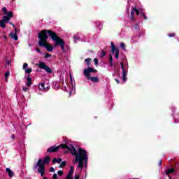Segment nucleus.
<instances>
[{
	"label": "nucleus",
	"instance_id": "obj_1",
	"mask_svg": "<svg viewBox=\"0 0 179 179\" xmlns=\"http://www.w3.org/2000/svg\"><path fill=\"white\" fill-rule=\"evenodd\" d=\"M48 36L52 38V41H55V47L59 45L63 52H66V50H65V41L59 38L55 31L51 29H43L38 33V38L39 41L38 44L39 47H44L49 52H52V50H54V47L48 44L47 41V40H48Z\"/></svg>",
	"mask_w": 179,
	"mask_h": 179
},
{
	"label": "nucleus",
	"instance_id": "obj_2",
	"mask_svg": "<svg viewBox=\"0 0 179 179\" xmlns=\"http://www.w3.org/2000/svg\"><path fill=\"white\" fill-rule=\"evenodd\" d=\"M62 149H67L71 152L72 156H75V162L74 163H78V169L83 170V162H85V164H87V160H89V157H87V152L86 150H83L82 148H79L78 150H76L74 146H71L72 148H69L66 144H60L58 146L53 145L50 148H48L47 152L48 153H54L57 150H59V148Z\"/></svg>",
	"mask_w": 179,
	"mask_h": 179
},
{
	"label": "nucleus",
	"instance_id": "obj_3",
	"mask_svg": "<svg viewBox=\"0 0 179 179\" xmlns=\"http://www.w3.org/2000/svg\"><path fill=\"white\" fill-rule=\"evenodd\" d=\"M50 161L51 157H50V156H45L43 160L39 159L37 163L34 164L33 169L37 170V167H38V173L41 174V177H44V175L45 174V164H49Z\"/></svg>",
	"mask_w": 179,
	"mask_h": 179
},
{
	"label": "nucleus",
	"instance_id": "obj_4",
	"mask_svg": "<svg viewBox=\"0 0 179 179\" xmlns=\"http://www.w3.org/2000/svg\"><path fill=\"white\" fill-rule=\"evenodd\" d=\"M84 76L87 79V80H91L93 83H98L100 82L99 77H92L90 73H97V69H94L92 67H87L83 70Z\"/></svg>",
	"mask_w": 179,
	"mask_h": 179
},
{
	"label": "nucleus",
	"instance_id": "obj_5",
	"mask_svg": "<svg viewBox=\"0 0 179 179\" xmlns=\"http://www.w3.org/2000/svg\"><path fill=\"white\" fill-rule=\"evenodd\" d=\"M38 68L43 69V71H45L48 73H52L51 68H50V66H48L45 62H40L38 64Z\"/></svg>",
	"mask_w": 179,
	"mask_h": 179
},
{
	"label": "nucleus",
	"instance_id": "obj_6",
	"mask_svg": "<svg viewBox=\"0 0 179 179\" xmlns=\"http://www.w3.org/2000/svg\"><path fill=\"white\" fill-rule=\"evenodd\" d=\"M110 45H111V52L112 54H115V57L118 59V58H120V49H118L117 48L115 47V45H114V42H111L110 43Z\"/></svg>",
	"mask_w": 179,
	"mask_h": 179
},
{
	"label": "nucleus",
	"instance_id": "obj_7",
	"mask_svg": "<svg viewBox=\"0 0 179 179\" xmlns=\"http://www.w3.org/2000/svg\"><path fill=\"white\" fill-rule=\"evenodd\" d=\"M10 17H8V15L3 16L2 19L0 20V27H1L2 29H5V27H6V23H9V20H10Z\"/></svg>",
	"mask_w": 179,
	"mask_h": 179
},
{
	"label": "nucleus",
	"instance_id": "obj_8",
	"mask_svg": "<svg viewBox=\"0 0 179 179\" xmlns=\"http://www.w3.org/2000/svg\"><path fill=\"white\" fill-rule=\"evenodd\" d=\"M122 71V80L124 82H127V75H128V68L124 66V63H120Z\"/></svg>",
	"mask_w": 179,
	"mask_h": 179
},
{
	"label": "nucleus",
	"instance_id": "obj_9",
	"mask_svg": "<svg viewBox=\"0 0 179 179\" xmlns=\"http://www.w3.org/2000/svg\"><path fill=\"white\" fill-rule=\"evenodd\" d=\"M15 32L10 33L9 36L11 38H13L15 41H17V40H19V36H17V29L16 28H15Z\"/></svg>",
	"mask_w": 179,
	"mask_h": 179
},
{
	"label": "nucleus",
	"instance_id": "obj_10",
	"mask_svg": "<svg viewBox=\"0 0 179 179\" xmlns=\"http://www.w3.org/2000/svg\"><path fill=\"white\" fill-rule=\"evenodd\" d=\"M6 173H8V177H10V178H12V177H13V176H15V173H13V171H12V170H10V169H9V168H6Z\"/></svg>",
	"mask_w": 179,
	"mask_h": 179
},
{
	"label": "nucleus",
	"instance_id": "obj_11",
	"mask_svg": "<svg viewBox=\"0 0 179 179\" xmlns=\"http://www.w3.org/2000/svg\"><path fill=\"white\" fill-rule=\"evenodd\" d=\"M27 83H26V86H27L28 87H30V86L33 85V82L31 81V78H30V76H28L27 78Z\"/></svg>",
	"mask_w": 179,
	"mask_h": 179
},
{
	"label": "nucleus",
	"instance_id": "obj_12",
	"mask_svg": "<svg viewBox=\"0 0 179 179\" xmlns=\"http://www.w3.org/2000/svg\"><path fill=\"white\" fill-rule=\"evenodd\" d=\"M129 14V13H128V16L131 19V20H134L135 19V11L134 10V8L131 12L130 15Z\"/></svg>",
	"mask_w": 179,
	"mask_h": 179
},
{
	"label": "nucleus",
	"instance_id": "obj_13",
	"mask_svg": "<svg viewBox=\"0 0 179 179\" xmlns=\"http://www.w3.org/2000/svg\"><path fill=\"white\" fill-rule=\"evenodd\" d=\"M133 10L136 13V15H137V16H139V14L141 15V13H142V8H138L137 9L136 8H134Z\"/></svg>",
	"mask_w": 179,
	"mask_h": 179
},
{
	"label": "nucleus",
	"instance_id": "obj_14",
	"mask_svg": "<svg viewBox=\"0 0 179 179\" xmlns=\"http://www.w3.org/2000/svg\"><path fill=\"white\" fill-rule=\"evenodd\" d=\"M176 171V169L174 168L169 169L166 171V176H169V174H173Z\"/></svg>",
	"mask_w": 179,
	"mask_h": 179
},
{
	"label": "nucleus",
	"instance_id": "obj_15",
	"mask_svg": "<svg viewBox=\"0 0 179 179\" xmlns=\"http://www.w3.org/2000/svg\"><path fill=\"white\" fill-rule=\"evenodd\" d=\"M73 166H71L70 167V171H69L68 174H67V176L69 177H72V176H73Z\"/></svg>",
	"mask_w": 179,
	"mask_h": 179
},
{
	"label": "nucleus",
	"instance_id": "obj_16",
	"mask_svg": "<svg viewBox=\"0 0 179 179\" xmlns=\"http://www.w3.org/2000/svg\"><path fill=\"white\" fill-rule=\"evenodd\" d=\"M39 89L40 90H47V89H45V84L44 83H41Z\"/></svg>",
	"mask_w": 179,
	"mask_h": 179
},
{
	"label": "nucleus",
	"instance_id": "obj_17",
	"mask_svg": "<svg viewBox=\"0 0 179 179\" xmlns=\"http://www.w3.org/2000/svg\"><path fill=\"white\" fill-rule=\"evenodd\" d=\"M141 13L140 14L141 17H144L145 20H148V17L146 16V15H145V13H143V10H141Z\"/></svg>",
	"mask_w": 179,
	"mask_h": 179
},
{
	"label": "nucleus",
	"instance_id": "obj_18",
	"mask_svg": "<svg viewBox=\"0 0 179 179\" xmlns=\"http://www.w3.org/2000/svg\"><path fill=\"white\" fill-rule=\"evenodd\" d=\"M85 62H87V66H90L92 65V63L90 62V61H92V59L87 58L85 59Z\"/></svg>",
	"mask_w": 179,
	"mask_h": 179
},
{
	"label": "nucleus",
	"instance_id": "obj_19",
	"mask_svg": "<svg viewBox=\"0 0 179 179\" xmlns=\"http://www.w3.org/2000/svg\"><path fill=\"white\" fill-rule=\"evenodd\" d=\"M106 54H107V52L104 50H101L100 57L104 58V57H106Z\"/></svg>",
	"mask_w": 179,
	"mask_h": 179
},
{
	"label": "nucleus",
	"instance_id": "obj_20",
	"mask_svg": "<svg viewBox=\"0 0 179 179\" xmlns=\"http://www.w3.org/2000/svg\"><path fill=\"white\" fill-rule=\"evenodd\" d=\"M66 166V162L63 161V162L60 164L59 168H60V169H62V167H65Z\"/></svg>",
	"mask_w": 179,
	"mask_h": 179
},
{
	"label": "nucleus",
	"instance_id": "obj_21",
	"mask_svg": "<svg viewBox=\"0 0 179 179\" xmlns=\"http://www.w3.org/2000/svg\"><path fill=\"white\" fill-rule=\"evenodd\" d=\"M7 17H10L12 19V17H13V12L9 11L8 13H7Z\"/></svg>",
	"mask_w": 179,
	"mask_h": 179
},
{
	"label": "nucleus",
	"instance_id": "obj_22",
	"mask_svg": "<svg viewBox=\"0 0 179 179\" xmlns=\"http://www.w3.org/2000/svg\"><path fill=\"white\" fill-rule=\"evenodd\" d=\"M110 66H113V55H109Z\"/></svg>",
	"mask_w": 179,
	"mask_h": 179
},
{
	"label": "nucleus",
	"instance_id": "obj_23",
	"mask_svg": "<svg viewBox=\"0 0 179 179\" xmlns=\"http://www.w3.org/2000/svg\"><path fill=\"white\" fill-rule=\"evenodd\" d=\"M2 12L3 15H8V9H6V7H3Z\"/></svg>",
	"mask_w": 179,
	"mask_h": 179
},
{
	"label": "nucleus",
	"instance_id": "obj_24",
	"mask_svg": "<svg viewBox=\"0 0 179 179\" xmlns=\"http://www.w3.org/2000/svg\"><path fill=\"white\" fill-rule=\"evenodd\" d=\"M10 74V73L9 72V71H8L6 73H5V78L6 82H8V78H9V75Z\"/></svg>",
	"mask_w": 179,
	"mask_h": 179
},
{
	"label": "nucleus",
	"instance_id": "obj_25",
	"mask_svg": "<svg viewBox=\"0 0 179 179\" xmlns=\"http://www.w3.org/2000/svg\"><path fill=\"white\" fill-rule=\"evenodd\" d=\"M120 48H122V50H124L125 51V43H120Z\"/></svg>",
	"mask_w": 179,
	"mask_h": 179
},
{
	"label": "nucleus",
	"instance_id": "obj_26",
	"mask_svg": "<svg viewBox=\"0 0 179 179\" xmlns=\"http://www.w3.org/2000/svg\"><path fill=\"white\" fill-rule=\"evenodd\" d=\"M57 174H58V176H59L60 177L62 176H63V174H64V171H57Z\"/></svg>",
	"mask_w": 179,
	"mask_h": 179
},
{
	"label": "nucleus",
	"instance_id": "obj_27",
	"mask_svg": "<svg viewBox=\"0 0 179 179\" xmlns=\"http://www.w3.org/2000/svg\"><path fill=\"white\" fill-rule=\"evenodd\" d=\"M94 62L95 65H99V59L98 58H95L94 59Z\"/></svg>",
	"mask_w": 179,
	"mask_h": 179
},
{
	"label": "nucleus",
	"instance_id": "obj_28",
	"mask_svg": "<svg viewBox=\"0 0 179 179\" xmlns=\"http://www.w3.org/2000/svg\"><path fill=\"white\" fill-rule=\"evenodd\" d=\"M31 71H32L31 69H27L25 70V72H26V73H31Z\"/></svg>",
	"mask_w": 179,
	"mask_h": 179
},
{
	"label": "nucleus",
	"instance_id": "obj_29",
	"mask_svg": "<svg viewBox=\"0 0 179 179\" xmlns=\"http://www.w3.org/2000/svg\"><path fill=\"white\" fill-rule=\"evenodd\" d=\"M50 57H51V54L50 53H46L44 56V58L47 59V58H50Z\"/></svg>",
	"mask_w": 179,
	"mask_h": 179
},
{
	"label": "nucleus",
	"instance_id": "obj_30",
	"mask_svg": "<svg viewBox=\"0 0 179 179\" xmlns=\"http://www.w3.org/2000/svg\"><path fill=\"white\" fill-rule=\"evenodd\" d=\"M28 66H29V64H27V63H24L22 69H26V68H27Z\"/></svg>",
	"mask_w": 179,
	"mask_h": 179
},
{
	"label": "nucleus",
	"instance_id": "obj_31",
	"mask_svg": "<svg viewBox=\"0 0 179 179\" xmlns=\"http://www.w3.org/2000/svg\"><path fill=\"white\" fill-rule=\"evenodd\" d=\"M35 50H36V52L41 54V50L39 48H36Z\"/></svg>",
	"mask_w": 179,
	"mask_h": 179
},
{
	"label": "nucleus",
	"instance_id": "obj_32",
	"mask_svg": "<svg viewBox=\"0 0 179 179\" xmlns=\"http://www.w3.org/2000/svg\"><path fill=\"white\" fill-rule=\"evenodd\" d=\"M52 179H58V175L57 173H54L52 176Z\"/></svg>",
	"mask_w": 179,
	"mask_h": 179
},
{
	"label": "nucleus",
	"instance_id": "obj_33",
	"mask_svg": "<svg viewBox=\"0 0 179 179\" xmlns=\"http://www.w3.org/2000/svg\"><path fill=\"white\" fill-rule=\"evenodd\" d=\"M175 36H176V33L169 34V37H175Z\"/></svg>",
	"mask_w": 179,
	"mask_h": 179
},
{
	"label": "nucleus",
	"instance_id": "obj_34",
	"mask_svg": "<svg viewBox=\"0 0 179 179\" xmlns=\"http://www.w3.org/2000/svg\"><path fill=\"white\" fill-rule=\"evenodd\" d=\"M61 162H62V158H57V163H58V164H59V163H61Z\"/></svg>",
	"mask_w": 179,
	"mask_h": 179
},
{
	"label": "nucleus",
	"instance_id": "obj_35",
	"mask_svg": "<svg viewBox=\"0 0 179 179\" xmlns=\"http://www.w3.org/2000/svg\"><path fill=\"white\" fill-rule=\"evenodd\" d=\"M50 171L51 173H55V169H54V167H51V168L50 169Z\"/></svg>",
	"mask_w": 179,
	"mask_h": 179
},
{
	"label": "nucleus",
	"instance_id": "obj_36",
	"mask_svg": "<svg viewBox=\"0 0 179 179\" xmlns=\"http://www.w3.org/2000/svg\"><path fill=\"white\" fill-rule=\"evenodd\" d=\"M73 40L75 41V43H76V40H79V37H78V36H74Z\"/></svg>",
	"mask_w": 179,
	"mask_h": 179
},
{
	"label": "nucleus",
	"instance_id": "obj_37",
	"mask_svg": "<svg viewBox=\"0 0 179 179\" xmlns=\"http://www.w3.org/2000/svg\"><path fill=\"white\" fill-rule=\"evenodd\" d=\"M117 65H118V63H115L113 64V66L114 67V69H117Z\"/></svg>",
	"mask_w": 179,
	"mask_h": 179
},
{
	"label": "nucleus",
	"instance_id": "obj_38",
	"mask_svg": "<svg viewBox=\"0 0 179 179\" xmlns=\"http://www.w3.org/2000/svg\"><path fill=\"white\" fill-rule=\"evenodd\" d=\"M22 90H23L24 92H27V90H29V88H28V87H24L22 88Z\"/></svg>",
	"mask_w": 179,
	"mask_h": 179
},
{
	"label": "nucleus",
	"instance_id": "obj_39",
	"mask_svg": "<svg viewBox=\"0 0 179 179\" xmlns=\"http://www.w3.org/2000/svg\"><path fill=\"white\" fill-rule=\"evenodd\" d=\"M3 37L6 41H8V36L6 35H3Z\"/></svg>",
	"mask_w": 179,
	"mask_h": 179
},
{
	"label": "nucleus",
	"instance_id": "obj_40",
	"mask_svg": "<svg viewBox=\"0 0 179 179\" xmlns=\"http://www.w3.org/2000/svg\"><path fill=\"white\" fill-rule=\"evenodd\" d=\"M8 23H9V24H10L11 26H13V27L15 28V24H14L13 22H8Z\"/></svg>",
	"mask_w": 179,
	"mask_h": 179
},
{
	"label": "nucleus",
	"instance_id": "obj_41",
	"mask_svg": "<svg viewBox=\"0 0 179 179\" xmlns=\"http://www.w3.org/2000/svg\"><path fill=\"white\" fill-rule=\"evenodd\" d=\"M52 163H54V164H55V163H57V158H54L52 159Z\"/></svg>",
	"mask_w": 179,
	"mask_h": 179
},
{
	"label": "nucleus",
	"instance_id": "obj_42",
	"mask_svg": "<svg viewBox=\"0 0 179 179\" xmlns=\"http://www.w3.org/2000/svg\"><path fill=\"white\" fill-rule=\"evenodd\" d=\"M79 178H80L79 176L78 175H76L74 179H79Z\"/></svg>",
	"mask_w": 179,
	"mask_h": 179
},
{
	"label": "nucleus",
	"instance_id": "obj_43",
	"mask_svg": "<svg viewBox=\"0 0 179 179\" xmlns=\"http://www.w3.org/2000/svg\"><path fill=\"white\" fill-rule=\"evenodd\" d=\"M15 134H13V135L11 136V139H15Z\"/></svg>",
	"mask_w": 179,
	"mask_h": 179
},
{
	"label": "nucleus",
	"instance_id": "obj_44",
	"mask_svg": "<svg viewBox=\"0 0 179 179\" xmlns=\"http://www.w3.org/2000/svg\"><path fill=\"white\" fill-rule=\"evenodd\" d=\"M115 81H116V83H117V84H119V83H120V80H118V79H115Z\"/></svg>",
	"mask_w": 179,
	"mask_h": 179
},
{
	"label": "nucleus",
	"instance_id": "obj_45",
	"mask_svg": "<svg viewBox=\"0 0 179 179\" xmlns=\"http://www.w3.org/2000/svg\"><path fill=\"white\" fill-rule=\"evenodd\" d=\"M162 163H163V161H162V160H160L159 162V164L160 166H162Z\"/></svg>",
	"mask_w": 179,
	"mask_h": 179
},
{
	"label": "nucleus",
	"instance_id": "obj_46",
	"mask_svg": "<svg viewBox=\"0 0 179 179\" xmlns=\"http://www.w3.org/2000/svg\"><path fill=\"white\" fill-rule=\"evenodd\" d=\"M70 79L72 80V75H70Z\"/></svg>",
	"mask_w": 179,
	"mask_h": 179
},
{
	"label": "nucleus",
	"instance_id": "obj_47",
	"mask_svg": "<svg viewBox=\"0 0 179 179\" xmlns=\"http://www.w3.org/2000/svg\"><path fill=\"white\" fill-rule=\"evenodd\" d=\"M138 24H136V29H138Z\"/></svg>",
	"mask_w": 179,
	"mask_h": 179
},
{
	"label": "nucleus",
	"instance_id": "obj_48",
	"mask_svg": "<svg viewBox=\"0 0 179 179\" xmlns=\"http://www.w3.org/2000/svg\"><path fill=\"white\" fill-rule=\"evenodd\" d=\"M43 179H48V178H47V177H43Z\"/></svg>",
	"mask_w": 179,
	"mask_h": 179
},
{
	"label": "nucleus",
	"instance_id": "obj_49",
	"mask_svg": "<svg viewBox=\"0 0 179 179\" xmlns=\"http://www.w3.org/2000/svg\"><path fill=\"white\" fill-rule=\"evenodd\" d=\"M30 179V178H29Z\"/></svg>",
	"mask_w": 179,
	"mask_h": 179
}]
</instances>
